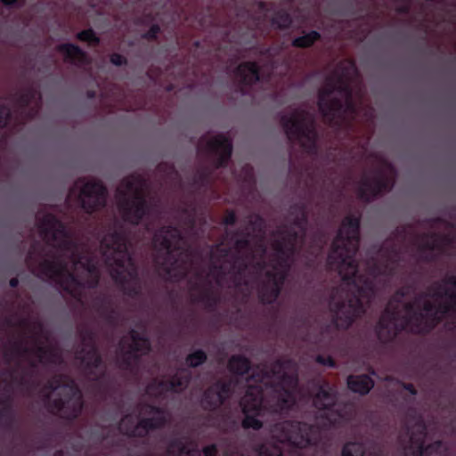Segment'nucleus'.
<instances>
[{
	"instance_id": "nucleus-30",
	"label": "nucleus",
	"mask_w": 456,
	"mask_h": 456,
	"mask_svg": "<svg viewBox=\"0 0 456 456\" xmlns=\"http://www.w3.org/2000/svg\"><path fill=\"white\" fill-rule=\"evenodd\" d=\"M0 423L6 430H13L17 424L13 397L8 387H6L3 393V404L0 409Z\"/></svg>"
},
{
	"instance_id": "nucleus-46",
	"label": "nucleus",
	"mask_w": 456,
	"mask_h": 456,
	"mask_svg": "<svg viewBox=\"0 0 456 456\" xmlns=\"http://www.w3.org/2000/svg\"><path fill=\"white\" fill-rule=\"evenodd\" d=\"M94 307L98 314L103 317L106 312H108L112 305L111 299L107 296H98L94 300Z\"/></svg>"
},
{
	"instance_id": "nucleus-32",
	"label": "nucleus",
	"mask_w": 456,
	"mask_h": 456,
	"mask_svg": "<svg viewBox=\"0 0 456 456\" xmlns=\"http://www.w3.org/2000/svg\"><path fill=\"white\" fill-rule=\"evenodd\" d=\"M346 384L352 392L365 395L374 387L375 382L368 374H351L346 379Z\"/></svg>"
},
{
	"instance_id": "nucleus-34",
	"label": "nucleus",
	"mask_w": 456,
	"mask_h": 456,
	"mask_svg": "<svg viewBox=\"0 0 456 456\" xmlns=\"http://www.w3.org/2000/svg\"><path fill=\"white\" fill-rule=\"evenodd\" d=\"M252 368L251 361L242 354L232 355L227 362L228 370L239 377H243L249 372Z\"/></svg>"
},
{
	"instance_id": "nucleus-45",
	"label": "nucleus",
	"mask_w": 456,
	"mask_h": 456,
	"mask_svg": "<svg viewBox=\"0 0 456 456\" xmlns=\"http://www.w3.org/2000/svg\"><path fill=\"white\" fill-rule=\"evenodd\" d=\"M335 93L339 94L340 99H344L353 95V88L351 85L346 81L343 77H335Z\"/></svg>"
},
{
	"instance_id": "nucleus-56",
	"label": "nucleus",
	"mask_w": 456,
	"mask_h": 456,
	"mask_svg": "<svg viewBox=\"0 0 456 456\" xmlns=\"http://www.w3.org/2000/svg\"><path fill=\"white\" fill-rule=\"evenodd\" d=\"M161 29L159 24H153L151 26V28L146 31L144 34H142V37L143 39L149 40V41H156L158 39V36L160 33Z\"/></svg>"
},
{
	"instance_id": "nucleus-52",
	"label": "nucleus",
	"mask_w": 456,
	"mask_h": 456,
	"mask_svg": "<svg viewBox=\"0 0 456 456\" xmlns=\"http://www.w3.org/2000/svg\"><path fill=\"white\" fill-rule=\"evenodd\" d=\"M411 289V288L409 285L402 286L397 289L392 296L388 305H392V302L400 303L403 298L406 297L410 294Z\"/></svg>"
},
{
	"instance_id": "nucleus-26",
	"label": "nucleus",
	"mask_w": 456,
	"mask_h": 456,
	"mask_svg": "<svg viewBox=\"0 0 456 456\" xmlns=\"http://www.w3.org/2000/svg\"><path fill=\"white\" fill-rule=\"evenodd\" d=\"M290 363L289 360L277 359L270 364L257 367L258 372L252 374L255 381L264 382L265 379H274L273 382L283 377Z\"/></svg>"
},
{
	"instance_id": "nucleus-11",
	"label": "nucleus",
	"mask_w": 456,
	"mask_h": 456,
	"mask_svg": "<svg viewBox=\"0 0 456 456\" xmlns=\"http://www.w3.org/2000/svg\"><path fill=\"white\" fill-rule=\"evenodd\" d=\"M281 126L291 142L298 141L302 148L310 154L318 151L319 134L315 118L305 109H295L290 115H281Z\"/></svg>"
},
{
	"instance_id": "nucleus-4",
	"label": "nucleus",
	"mask_w": 456,
	"mask_h": 456,
	"mask_svg": "<svg viewBox=\"0 0 456 456\" xmlns=\"http://www.w3.org/2000/svg\"><path fill=\"white\" fill-rule=\"evenodd\" d=\"M102 254L110 274L124 295L137 298L142 295L138 266L127 248L122 228L106 233L101 240Z\"/></svg>"
},
{
	"instance_id": "nucleus-23",
	"label": "nucleus",
	"mask_w": 456,
	"mask_h": 456,
	"mask_svg": "<svg viewBox=\"0 0 456 456\" xmlns=\"http://www.w3.org/2000/svg\"><path fill=\"white\" fill-rule=\"evenodd\" d=\"M335 94V77H328L324 86L318 91L317 106L323 120L332 121L342 108V99L333 96Z\"/></svg>"
},
{
	"instance_id": "nucleus-14",
	"label": "nucleus",
	"mask_w": 456,
	"mask_h": 456,
	"mask_svg": "<svg viewBox=\"0 0 456 456\" xmlns=\"http://www.w3.org/2000/svg\"><path fill=\"white\" fill-rule=\"evenodd\" d=\"M81 185L77 200L82 209L87 214H93L106 206L107 188L99 180H90L85 182V179H78L70 188L68 199L76 193V191Z\"/></svg>"
},
{
	"instance_id": "nucleus-59",
	"label": "nucleus",
	"mask_w": 456,
	"mask_h": 456,
	"mask_svg": "<svg viewBox=\"0 0 456 456\" xmlns=\"http://www.w3.org/2000/svg\"><path fill=\"white\" fill-rule=\"evenodd\" d=\"M170 381L169 379H167V380H164V379H161V380H154L150 386H149V388H157V389H159L161 391H166V392H171V389H170Z\"/></svg>"
},
{
	"instance_id": "nucleus-21",
	"label": "nucleus",
	"mask_w": 456,
	"mask_h": 456,
	"mask_svg": "<svg viewBox=\"0 0 456 456\" xmlns=\"http://www.w3.org/2000/svg\"><path fill=\"white\" fill-rule=\"evenodd\" d=\"M298 383V379L296 375L285 373L275 382H271V387L275 394L276 402L270 406V410L275 413H282L290 410L295 403L294 390Z\"/></svg>"
},
{
	"instance_id": "nucleus-49",
	"label": "nucleus",
	"mask_w": 456,
	"mask_h": 456,
	"mask_svg": "<svg viewBox=\"0 0 456 456\" xmlns=\"http://www.w3.org/2000/svg\"><path fill=\"white\" fill-rule=\"evenodd\" d=\"M80 338L86 347L96 346V334L90 328H83L79 331Z\"/></svg>"
},
{
	"instance_id": "nucleus-29",
	"label": "nucleus",
	"mask_w": 456,
	"mask_h": 456,
	"mask_svg": "<svg viewBox=\"0 0 456 456\" xmlns=\"http://www.w3.org/2000/svg\"><path fill=\"white\" fill-rule=\"evenodd\" d=\"M248 257H253V254L249 252L248 255H233L231 271L232 273V282L236 289L242 286L248 287L249 282L245 279V273L248 269Z\"/></svg>"
},
{
	"instance_id": "nucleus-43",
	"label": "nucleus",
	"mask_w": 456,
	"mask_h": 456,
	"mask_svg": "<svg viewBox=\"0 0 456 456\" xmlns=\"http://www.w3.org/2000/svg\"><path fill=\"white\" fill-rule=\"evenodd\" d=\"M207 360V353L202 349H196L187 354L185 357V364L190 368H197L204 364Z\"/></svg>"
},
{
	"instance_id": "nucleus-61",
	"label": "nucleus",
	"mask_w": 456,
	"mask_h": 456,
	"mask_svg": "<svg viewBox=\"0 0 456 456\" xmlns=\"http://www.w3.org/2000/svg\"><path fill=\"white\" fill-rule=\"evenodd\" d=\"M110 61L113 65H115L117 67H120V66H124V65L127 64V59L125 56L121 55L120 53H114L110 56Z\"/></svg>"
},
{
	"instance_id": "nucleus-60",
	"label": "nucleus",
	"mask_w": 456,
	"mask_h": 456,
	"mask_svg": "<svg viewBox=\"0 0 456 456\" xmlns=\"http://www.w3.org/2000/svg\"><path fill=\"white\" fill-rule=\"evenodd\" d=\"M237 223V216L234 210L227 209L225 211V216L223 218L222 224L226 226H232Z\"/></svg>"
},
{
	"instance_id": "nucleus-39",
	"label": "nucleus",
	"mask_w": 456,
	"mask_h": 456,
	"mask_svg": "<svg viewBox=\"0 0 456 456\" xmlns=\"http://www.w3.org/2000/svg\"><path fill=\"white\" fill-rule=\"evenodd\" d=\"M321 34L316 30H311L308 33L295 37L291 45L297 48H309L321 39Z\"/></svg>"
},
{
	"instance_id": "nucleus-37",
	"label": "nucleus",
	"mask_w": 456,
	"mask_h": 456,
	"mask_svg": "<svg viewBox=\"0 0 456 456\" xmlns=\"http://www.w3.org/2000/svg\"><path fill=\"white\" fill-rule=\"evenodd\" d=\"M426 233L421 235V243L419 246V251L422 253V258L426 262L435 260L433 251L439 249L438 241L436 239H432L430 236H425Z\"/></svg>"
},
{
	"instance_id": "nucleus-28",
	"label": "nucleus",
	"mask_w": 456,
	"mask_h": 456,
	"mask_svg": "<svg viewBox=\"0 0 456 456\" xmlns=\"http://www.w3.org/2000/svg\"><path fill=\"white\" fill-rule=\"evenodd\" d=\"M359 114V106L354 100L353 95L342 99V108L335 115L332 121L324 120L330 127L339 130L346 118L354 121Z\"/></svg>"
},
{
	"instance_id": "nucleus-16",
	"label": "nucleus",
	"mask_w": 456,
	"mask_h": 456,
	"mask_svg": "<svg viewBox=\"0 0 456 456\" xmlns=\"http://www.w3.org/2000/svg\"><path fill=\"white\" fill-rule=\"evenodd\" d=\"M131 342L127 348H124L125 340L120 342L121 355L118 358V367L126 371L133 372L140 362L141 356L148 354L151 350L149 338L131 329L128 332Z\"/></svg>"
},
{
	"instance_id": "nucleus-12",
	"label": "nucleus",
	"mask_w": 456,
	"mask_h": 456,
	"mask_svg": "<svg viewBox=\"0 0 456 456\" xmlns=\"http://www.w3.org/2000/svg\"><path fill=\"white\" fill-rule=\"evenodd\" d=\"M232 140L223 134H219L208 140L205 151L213 157L212 166H202L198 168L192 177V184L198 189H207L213 183V175L216 169L225 167L232 153Z\"/></svg>"
},
{
	"instance_id": "nucleus-63",
	"label": "nucleus",
	"mask_w": 456,
	"mask_h": 456,
	"mask_svg": "<svg viewBox=\"0 0 456 456\" xmlns=\"http://www.w3.org/2000/svg\"><path fill=\"white\" fill-rule=\"evenodd\" d=\"M203 456H217L218 448L216 444H211L202 448Z\"/></svg>"
},
{
	"instance_id": "nucleus-50",
	"label": "nucleus",
	"mask_w": 456,
	"mask_h": 456,
	"mask_svg": "<svg viewBox=\"0 0 456 456\" xmlns=\"http://www.w3.org/2000/svg\"><path fill=\"white\" fill-rule=\"evenodd\" d=\"M44 248L39 241L35 240L32 242L25 258L26 264L28 267H32L36 264V254H41Z\"/></svg>"
},
{
	"instance_id": "nucleus-55",
	"label": "nucleus",
	"mask_w": 456,
	"mask_h": 456,
	"mask_svg": "<svg viewBox=\"0 0 456 456\" xmlns=\"http://www.w3.org/2000/svg\"><path fill=\"white\" fill-rule=\"evenodd\" d=\"M11 110L4 104H0V128L5 127L11 119Z\"/></svg>"
},
{
	"instance_id": "nucleus-25",
	"label": "nucleus",
	"mask_w": 456,
	"mask_h": 456,
	"mask_svg": "<svg viewBox=\"0 0 456 456\" xmlns=\"http://www.w3.org/2000/svg\"><path fill=\"white\" fill-rule=\"evenodd\" d=\"M431 289L434 290L432 297L436 298H447L448 300L439 305H453L456 303V275L447 274L440 281L435 282ZM451 313H456V308L450 309Z\"/></svg>"
},
{
	"instance_id": "nucleus-13",
	"label": "nucleus",
	"mask_w": 456,
	"mask_h": 456,
	"mask_svg": "<svg viewBox=\"0 0 456 456\" xmlns=\"http://www.w3.org/2000/svg\"><path fill=\"white\" fill-rule=\"evenodd\" d=\"M141 413L153 416L140 418L137 424L134 425V418L131 414L124 415L118 423L120 433L128 437L145 438L150 431L160 429L167 424L165 412L161 407L144 403L142 404Z\"/></svg>"
},
{
	"instance_id": "nucleus-51",
	"label": "nucleus",
	"mask_w": 456,
	"mask_h": 456,
	"mask_svg": "<svg viewBox=\"0 0 456 456\" xmlns=\"http://www.w3.org/2000/svg\"><path fill=\"white\" fill-rule=\"evenodd\" d=\"M157 170L160 174H164L167 178H173L178 175V173L174 165L167 163H160L157 167Z\"/></svg>"
},
{
	"instance_id": "nucleus-9",
	"label": "nucleus",
	"mask_w": 456,
	"mask_h": 456,
	"mask_svg": "<svg viewBox=\"0 0 456 456\" xmlns=\"http://www.w3.org/2000/svg\"><path fill=\"white\" fill-rule=\"evenodd\" d=\"M146 180L142 175H131L121 181L124 191L118 190V208L124 222L132 225L140 224L143 219L160 214L159 200H148L142 189Z\"/></svg>"
},
{
	"instance_id": "nucleus-3",
	"label": "nucleus",
	"mask_w": 456,
	"mask_h": 456,
	"mask_svg": "<svg viewBox=\"0 0 456 456\" xmlns=\"http://www.w3.org/2000/svg\"><path fill=\"white\" fill-rule=\"evenodd\" d=\"M418 300L405 303L407 314L401 316L397 305H387L374 326L378 340L384 345L393 342L403 331L414 335L430 334L450 314L452 305H436L430 300H424L421 308L417 307Z\"/></svg>"
},
{
	"instance_id": "nucleus-48",
	"label": "nucleus",
	"mask_w": 456,
	"mask_h": 456,
	"mask_svg": "<svg viewBox=\"0 0 456 456\" xmlns=\"http://www.w3.org/2000/svg\"><path fill=\"white\" fill-rule=\"evenodd\" d=\"M76 38L81 42H87L94 45L100 44V38L93 28L81 30L76 35Z\"/></svg>"
},
{
	"instance_id": "nucleus-5",
	"label": "nucleus",
	"mask_w": 456,
	"mask_h": 456,
	"mask_svg": "<svg viewBox=\"0 0 456 456\" xmlns=\"http://www.w3.org/2000/svg\"><path fill=\"white\" fill-rule=\"evenodd\" d=\"M280 234L281 238L274 242L273 248L277 252L278 264L284 270L265 271V278L258 281L256 294L262 305H272L278 299L289 269V262L305 242L306 235H302L292 226H284Z\"/></svg>"
},
{
	"instance_id": "nucleus-1",
	"label": "nucleus",
	"mask_w": 456,
	"mask_h": 456,
	"mask_svg": "<svg viewBox=\"0 0 456 456\" xmlns=\"http://www.w3.org/2000/svg\"><path fill=\"white\" fill-rule=\"evenodd\" d=\"M361 216L347 215L331 243L327 256V266L338 272L343 282L354 288L346 300L337 298L338 289H333L330 310L333 314L331 322L337 330H346L366 313L376 295L375 281L379 276L392 278L397 272L401 260L396 244L380 247L381 259L371 256L367 261V273H359L356 254L360 247Z\"/></svg>"
},
{
	"instance_id": "nucleus-15",
	"label": "nucleus",
	"mask_w": 456,
	"mask_h": 456,
	"mask_svg": "<svg viewBox=\"0 0 456 456\" xmlns=\"http://www.w3.org/2000/svg\"><path fill=\"white\" fill-rule=\"evenodd\" d=\"M83 356L81 362L86 377L94 382V386L99 394L106 396L109 392V379L106 366L103 363L102 357L98 350L97 346L83 348L81 350Z\"/></svg>"
},
{
	"instance_id": "nucleus-36",
	"label": "nucleus",
	"mask_w": 456,
	"mask_h": 456,
	"mask_svg": "<svg viewBox=\"0 0 456 456\" xmlns=\"http://www.w3.org/2000/svg\"><path fill=\"white\" fill-rule=\"evenodd\" d=\"M191 380V375L186 370L174 374L170 379L171 392L179 393L185 390Z\"/></svg>"
},
{
	"instance_id": "nucleus-47",
	"label": "nucleus",
	"mask_w": 456,
	"mask_h": 456,
	"mask_svg": "<svg viewBox=\"0 0 456 456\" xmlns=\"http://www.w3.org/2000/svg\"><path fill=\"white\" fill-rule=\"evenodd\" d=\"M248 226L251 228L253 232L264 233L265 228V222L264 218L258 214L249 215Z\"/></svg>"
},
{
	"instance_id": "nucleus-27",
	"label": "nucleus",
	"mask_w": 456,
	"mask_h": 456,
	"mask_svg": "<svg viewBox=\"0 0 456 456\" xmlns=\"http://www.w3.org/2000/svg\"><path fill=\"white\" fill-rule=\"evenodd\" d=\"M234 76L239 81V92L243 94L244 86H251L259 81V67L255 61L242 62L234 69Z\"/></svg>"
},
{
	"instance_id": "nucleus-64",
	"label": "nucleus",
	"mask_w": 456,
	"mask_h": 456,
	"mask_svg": "<svg viewBox=\"0 0 456 456\" xmlns=\"http://www.w3.org/2000/svg\"><path fill=\"white\" fill-rule=\"evenodd\" d=\"M401 386L402 387L408 391L411 395H416L418 394V391L417 389L415 388L414 385L411 384V383H405V382H402L401 383Z\"/></svg>"
},
{
	"instance_id": "nucleus-6",
	"label": "nucleus",
	"mask_w": 456,
	"mask_h": 456,
	"mask_svg": "<svg viewBox=\"0 0 456 456\" xmlns=\"http://www.w3.org/2000/svg\"><path fill=\"white\" fill-rule=\"evenodd\" d=\"M155 263L167 281L177 282L188 273L189 256L181 246L183 235L174 225H163L153 235Z\"/></svg>"
},
{
	"instance_id": "nucleus-54",
	"label": "nucleus",
	"mask_w": 456,
	"mask_h": 456,
	"mask_svg": "<svg viewBox=\"0 0 456 456\" xmlns=\"http://www.w3.org/2000/svg\"><path fill=\"white\" fill-rule=\"evenodd\" d=\"M425 236H430L432 239H436L438 241L439 248H441L443 246H448L452 242V238L447 234L442 235L436 232H430L425 234Z\"/></svg>"
},
{
	"instance_id": "nucleus-17",
	"label": "nucleus",
	"mask_w": 456,
	"mask_h": 456,
	"mask_svg": "<svg viewBox=\"0 0 456 456\" xmlns=\"http://www.w3.org/2000/svg\"><path fill=\"white\" fill-rule=\"evenodd\" d=\"M240 405L244 414L242 427L245 429L260 430L263 422L258 417L263 415L266 408L262 387L260 386H249L240 402Z\"/></svg>"
},
{
	"instance_id": "nucleus-7",
	"label": "nucleus",
	"mask_w": 456,
	"mask_h": 456,
	"mask_svg": "<svg viewBox=\"0 0 456 456\" xmlns=\"http://www.w3.org/2000/svg\"><path fill=\"white\" fill-rule=\"evenodd\" d=\"M37 226L46 244L59 252L49 255L51 259L69 255L75 265H80L90 275L100 273L94 256L79 251L78 244L71 238L67 225L55 215L44 214L37 220Z\"/></svg>"
},
{
	"instance_id": "nucleus-42",
	"label": "nucleus",
	"mask_w": 456,
	"mask_h": 456,
	"mask_svg": "<svg viewBox=\"0 0 456 456\" xmlns=\"http://www.w3.org/2000/svg\"><path fill=\"white\" fill-rule=\"evenodd\" d=\"M37 94L34 88L28 87L15 94L16 102L21 109H27L36 98Z\"/></svg>"
},
{
	"instance_id": "nucleus-57",
	"label": "nucleus",
	"mask_w": 456,
	"mask_h": 456,
	"mask_svg": "<svg viewBox=\"0 0 456 456\" xmlns=\"http://www.w3.org/2000/svg\"><path fill=\"white\" fill-rule=\"evenodd\" d=\"M315 362L323 366H327L333 369L337 368V362L334 360V358L331 357L330 355L324 356L322 354H318L315 357Z\"/></svg>"
},
{
	"instance_id": "nucleus-38",
	"label": "nucleus",
	"mask_w": 456,
	"mask_h": 456,
	"mask_svg": "<svg viewBox=\"0 0 456 456\" xmlns=\"http://www.w3.org/2000/svg\"><path fill=\"white\" fill-rule=\"evenodd\" d=\"M233 234L240 236L233 244V248L236 251L234 255H245L244 251L249 250L251 248L252 233L246 230H237Z\"/></svg>"
},
{
	"instance_id": "nucleus-24",
	"label": "nucleus",
	"mask_w": 456,
	"mask_h": 456,
	"mask_svg": "<svg viewBox=\"0 0 456 456\" xmlns=\"http://www.w3.org/2000/svg\"><path fill=\"white\" fill-rule=\"evenodd\" d=\"M37 366L36 362L30 361L29 368H22L21 373L19 374L18 370L21 368V364L18 360L16 367L7 370V372L13 383L18 385V387L28 394H30L39 386V383L34 379Z\"/></svg>"
},
{
	"instance_id": "nucleus-58",
	"label": "nucleus",
	"mask_w": 456,
	"mask_h": 456,
	"mask_svg": "<svg viewBox=\"0 0 456 456\" xmlns=\"http://www.w3.org/2000/svg\"><path fill=\"white\" fill-rule=\"evenodd\" d=\"M447 317L450 319L444 323V330L452 334H456V313H451Z\"/></svg>"
},
{
	"instance_id": "nucleus-10",
	"label": "nucleus",
	"mask_w": 456,
	"mask_h": 456,
	"mask_svg": "<svg viewBox=\"0 0 456 456\" xmlns=\"http://www.w3.org/2000/svg\"><path fill=\"white\" fill-rule=\"evenodd\" d=\"M38 272L43 277L55 281L62 290L77 301H81L86 287L95 289L100 281V273L92 274L86 282L82 281L74 273L68 270L66 260L61 256L54 259H41L38 263Z\"/></svg>"
},
{
	"instance_id": "nucleus-18",
	"label": "nucleus",
	"mask_w": 456,
	"mask_h": 456,
	"mask_svg": "<svg viewBox=\"0 0 456 456\" xmlns=\"http://www.w3.org/2000/svg\"><path fill=\"white\" fill-rule=\"evenodd\" d=\"M10 347L4 352V358L7 363L27 354L35 355L40 363H55L61 359L58 351L53 346L36 345L28 346L23 339H15L9 342Z\"/></svg>"
},
{
	"instance_id": "nucleus-22",
	"label": "nucleus",
	"mask_w": 456,
	"mask_h": 456,
	"mask_svg": "<svg viewBox=\"0 0 456 456\" xmlns=\"http://www.w3.org/2000/svg\"><path fill=\"white\" fill-rule=\"evenodd\" d=\"M232 394V381L218 379L208 386L201 394L199 403L202 410L216 411Z\"/></svg>"
},
{
	"instance_id": "nucleus-33",
	"label": "nucleus",
	"mask_w": 456,
	"mask_h": 456,
	"mask_svg": "<svg viewBox=\"0 0 456 456\" xmlns=\"http://www.w3.org/2000/svg\"><path fill=\"white\" fill-rule=\"evenodd\" d=\"M57 51L63 53L65 59L72 64H83L86 62L87 55L78 45L72 43L61 44L57 46Z\"/></svg>"
},
{
	"instance_id": "nucleus-40",
	"label": "nucleus",
	"mask_w": 456,
	"mask_h": 456,
	"mask_svg": "<svg viewBox=\"0 0 456 456\" xmlns=\"http://www.w3.org/2000/svg\"><path fill=\"white\" fill-rule=\"evenodd\" d=\"M167 453L168 456H190L191 450L182 439L175 438L168 443Z\"/></svg>"
},
{
	"instance_id": "nucleus-41",
	"label": "nucleus",
	"mask_w": 456,
	"mask_h": 456,
	"mask_svg": "<svg viewBox=\"0 0 456 456\" xmlns=\"http://www.w3.org/2000/svg\"><path fill=\"white\" fill-rule=\"evenodd\" d=\"M367 447L363 442L353 441L347 442L342 448L341 456H363Z\"/></svg>"
},
{
	"instance_id": "nucleus-20",
	"label": "nucleus",
	"mask_w": 456,
	"mask_h": 456,
	"mask_svg": "<svg viewBox=\"0 0 456 456\" xmlns=\"http://www.w3.org/2000/svg\"><path fill=\"white\" fill-rule=\"evenodd\" d=\"M372 177L364 175L357 187L358 198L364 202H370L384 192L390 191L395 185V178L384 173L382 169H375Z\"/></svg>"
},
{
	"instance_id": "nucleus-19",
	"label": "nucleus",
	"mask_w": 456,
	"mask_h": 456,
	"mask_svg": "<svg viewBox=\"0 0 456 456\" xmlns=\"http://www.w3.org/2000/svg\"><path fill=\"white\" fill-rule=\"evenodd\" d=\"M409 445L405 456H445L448 451L442 440L425 444L427 428L423 422L416 425V431L408 428Z\"/></svg>"
},
{
	"instance_id": "nucleus-53",
	"label": "nucleus",
	"mask_w": 456,
	"mask_h": 456,
	"mask_svg": "<svg viewBox=\"0 0 456 456\" xmlns=\"http://www.w3.org/2000/svg\"><path fill=\"white\" fill-rule=\"evenodd\" d=\"M324 245V234L322 232H316L312 238V247L316 249L317 255L322 251Z\"/></svg>"
},
{
	"instance_id": "nucleus-62",
	"label": "nucleus",
	"mask_w": 456,
	"mask_h": 456,
	"mask_svg": "<svg viewBox=\"0 0 456 456\" xmlns=\"http://www.w3.org/2000/svg\"><path fill=\"white\" fill-rule=\"evenodd\" d=\"M109 324L114 325L118 320L117 309L113 306L102 317Z\"/></svg>"
},
{
	"instance_id": "nucleus-44",
	"label": "nucleus",
	"mask_w": 456,
	"mask_h": 456,
	"mask_svg": "<svg viewBox=\"0 0 456 456\" xmlns=\"http://www.w3.org/2000/svg\"><path fill=\"white\" fill-rule=\"evenodd\" d=\"M272 24L280 29H287L289 28L292 24V18L287 11L279 10L274 13L272 19Z\"/></svg>"
},
{
	"instance_id": "nucleus-31",
	"label": "nucleus",
	"mask_w": 456,
	"mask_h": 456,
	"mask_svg": "<svg viewBox=\"0 0 456 456\" xmlns=\"http://www.w3.org/2000/svg\"><path fill=\"white\" fill-rule=\"evenodd\" d=\"M289 216L291 217V225L297 229L302 235H306L308 226V210L305 203L298 202L290 206Z\"/></svg>"
},
{
	"instance_id": "nucleus-35",
	"label": "nucleus",
	"mask_w": 456,
	"mask_h": 456,
	"mask_svg": "<svg viewBox=\"0 0 456 456\" xmlns=\"http://www.w3.org/2000/svg\"><path fill=\"white\" fill-rule=\"evenodd\" d=\"M191 300L194 303H201L207 310H214L220 303V297L210 287L203 288L199 295H193Z\"/></svg>"
},
{
	"instance_id": "nucleus-8",
	"label": "nucleus",
	"mask_w": 456,
	"mask_h": 456,
	"mask_svg": "<svg viewBox=\"0 0 456 456\" xmlns=\"http://www.w3.org/2000/svg\"><path fill=\"white\" fill-rule=\"evenodd\" d=\"M48 411L69 421L76 420L84 409L83 395L77 383L69 376L57 374L42 388Z\"/></svg>"
},
{
	"instance_id": "nucleus-2",
	"label": "nucleus",
	"mask_w": 456,
	"mask_h": 456,
	"mask_svg": "<svg viewBox=\"0 0 456 456\" xmlns=\"http://www.w3.org/2000/svg\"><path fill=\"white\" fill-rule=\"evenodd\" d=\"M313 405L323 420V427L296 420H285L273 425L272 428L275 443H265L257 446L259 456H283V446L291 451L289 456H304V449L316 447L322 439V429L340 426L353 415V406L338 401L337 389L324 381L318 386L313 396Z\"/></svg>"
}]
</instances>
